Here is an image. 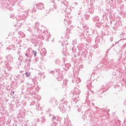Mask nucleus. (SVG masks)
Masks as SVG:
<instances>
[{
    "mask_svg": "<svg viewBox=\"0 0 126 126\" xmlns=\"http://www.w3.org/2000/svg\"><path fill=\"white\" fill-rule=\"evenodd\" d=\"M26 74H27V76H29V75L27 74V73H26Z\"/></svg>",
    "mask_w": 126,
    "mask_h": 126,
    "instance_id": "nucleus-1",
    "label": "nucleus"
},
{
    "mask_svg": "<svg viewBox=\"0 0 126 126\" xmlns=\"http://www.w3.org/2000/svg\"><path fill=\"white\" fill-rule=\"evenodd\" d=\"M34 56H36V53H35Z\"/></svg>",
    "mask_w": 126,
    "mask_h": 126,
    "instance_id": "nucleus-2",
    "label": "nucleus"
}]
</instances>
